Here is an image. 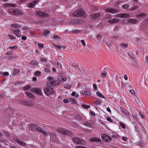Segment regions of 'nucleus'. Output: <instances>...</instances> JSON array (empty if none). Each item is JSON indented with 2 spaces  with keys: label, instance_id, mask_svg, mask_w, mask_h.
Returning a JSON list of instances; mask_svg holds the SVG:
<instances>
[{
  "label": "nucleus",
  "instance_id": "obj_1",
  "mask_svg": "<svg viewBox=\"0 0 148 148\" xmlns=\"http://www.w3.org/2000/svg\"><path fill=\"white\" fill-rule=\"evenodd\" d=\"M73 141L77 144L85 145L86 142L83 139L80 138L79 137H75L73 138Z\"/></svg>",
  "mask_w": 148,
  "mask_h": 148
},
{
  "label": "nucleus",
  "instance_id": "obj_2",
  "mask_svg": "<svg viewBox=\"0 0 148 148\" xmlns=\"http://www.w3.org/2000/svg\"><path fill=\"white\" fill-rule=\"evenodd\" d=\"M44 90L45 93L48 96L53 94L54 93V91L53 88L50 86H47L44 88Z\"/></svg>",
  "mask_w": 148,
  "mask_h": 148
},
{
  "label": "nucleus",
  "instance_id": "obj_3",
  "mask_svg": "<svg viewBox=\"0 0 148 148\" xmlns=\"http://www.w3.org/2000/svg\"><path fill=\"white\" fill-rule=\"evenodd\" d=\"M73 14L76 16H81L84 15V12L82 9L80 8L76 10L73 12Z\"/></svg>",
  "mask_w": 148,
  "mask_h": 148
},
{
  "label": "nucleus",
  "instance_id": "obj_4",
  "mask_svg": "<svg viewBox=\"0 0 148 148\" xmlns=\"http://www.w3.org/2000/svg\"><path fill=\"white\" fill-rule=\"evenodd\" d=\"M13 140L16 143L23 146L25 147L27 146V144L17 138L14 137Z\"/></svg>",
  "mask_w": 148,
  "mask_h": 148
},
{
  "label": "nucleus",
  "instance_id": "obj_5",
  "mask_svg": "<svg viewBox=\"0 0 148 148\" xmlns=\"http://www.w3.org/2000/svg\"><path fill=\"white\" fill-rule=\"evenodd\" d=\"M21 102L25 105L29 106H32L34 105V103L31 100H28L26 101L23 99L22 100Z\"/></svg>",
  "mask_w": 148,
  "mask_h": 148
},
{
  "label": "nucleus",
  "instance_id": "obj_6",
  "mask_svg": "<svg viewBox=\"0 0 148 148\" xmlns=\"http://www.w3.org/2000/svg\"><path fill=\"white\" fill-rule=\"evenodd\" d=\"M101 137L103 140L106 142H110L112 140L111 138L109 136H107L105 134H102Z\"/></svg>",
  "mask_w": 148,
  "mask_h": 148
},
{
  "label": "nucleus",
  "instance_id": "obj_7",
  "mask_svg": "<svg viewBox=\"0 0 148 148\" xmlns=\"http://www.w3.org/2000/svg\"><path fill=\"white\" fill-rule=\"evenodd\" d=\"M37 16L40 17H46L48 16V14L41 11H38L36 12Z\"/></svg>",
  "mask_w": 148,
  "mask_h": 148
},
{
  "label": "nucleus",
  "instance_id": "obj_8",
  "mask_svg": "<svg viewBox=\"0 0 148 148\" xmlns=\"http://www.w3.org/2000/svg\"><path fill=\"white\" fill-rule=\"evenodd\" d=\"M62 133L64 135H67L68 136H71L72 133L70 130H68L66 129L63 128Z\"/></svg>",
  "mask_w": 148,
  "mask_h": 148
},
{
  "label": "nucleus",
  "instance_id": "obj_9",
  "mask_svg": "<svg viewBox=\"0 0 148 148\" xmlns=\"http://www.w3.org/2000/svg\"><path fill=\"white\" fill-rule=\"evenodd\" d=\"M36 130L39 132L42 133L44 135L47 136V134L48 133L45 132L42 128L40 127H39L38 125Z\"/></svg>",
  "mask_w": 148,
  "mask_h": 148
},
{
  "label": "nucleus",
  "instance_id": "obj_10",
  "mask_svg": "<svg viewBox=\"0 0 148 148\" xmlns=\"http://www.w3.org/2000/svg\"><path fill=\"white\" fill-rule=\"evenodd\" d=\"M100 15V13H96L92 14L90 15V19H96Z\"/></svg>",
  "mask_w": 148,
  "mask_h": 148
},
{
  "label": "nucleus",
  "instance_id": "obj_11",
  "mask_svg": "<svg viewBox=\"0 0 148 148\" xmlns=\"http://www.w3.org/2000/svg\"><path fill=\"white\" fill-rule=\"evenodd\" d=\"M38 125H37L31 124L29 126L30 130L32 131H34L36 130Z\"/></svg>",
  "mask_w": 148,
  "mask_h": 148
},
{
  "label": "nucleus",
  "instance_id": "obj_12",
  "mask_svg": "<svg viewBox=\"0 0 148 148\" xmlns=\"http://www.w3.org/2000/svg\"><path fill=\"white\" fill-rule=\"evenodd\" d=\"M121 112L124 114L125 116H126L127 118H128L130 114L128 112L126 109L124 108H121Z\"/></svg>",
  "mask_w": 148,
  "mask_h": 148
},
{
  "label": "nucleus",
  "instance_id": "obj_13",
  "mask_svg": "<svg viewBox=\"0 0 148 148\" xmlns=\"http://www.w3.org/2000/svg\"><path fill=\"white\" fill-rule=\"evenodd\" d=\"M38 0H36L32 1L27 4V5L30 8H33L35 5L38 3Z\"/></svg>",
  "mask_w": 148,
  "mask_h": 148
},
{
  "label": "nucleus",
  "instance_id": "obj_14",
  "mask_svg": "<svg viewBox=\"0 0 148 148\" xmlns=\"http://www.w3.org/2000/svg\"><path fill=\"white\" fill-rule=\"evenodd\" d=\"M119 21V19L116 18H114L109 19V20L107 21V22H109L111 24H113L114 23L118 22Z\"/></svg>",
  "mask_w": 148,
  "mask_h": 148
},
{
  "label": "nucleus",
  "instance_id": "obj_15",
  "mask_svg": "<svg viewBox=\"0 0 148 148\" xmlns=\"http://www.w3.org/2000/svg\"><path fill=\"white\" fill-rule=\"evenodd\" d=\"M117 10L113 8H107L105 10V12H108L111 13L117 12Z\"/></svg>",
  "mask_w": 148,
  "mask_h": 148
},
{
  "label": "nucleus",
  "instance_id": "obj_16",
  "mask_svg": "<svg viewBox=\"0 0 148 148\" xmlns=\"http://www.w3.org/2000/svg\"><path fill=\"white\" fill-rule=\"evenodd\" d=\"M46 85L47 86H50L51 87L54 86V80L51 81H48Z\"/></svg>",
  "mask_w": 148,
  "mask_h": 148
},
{
  "label": "nucleus",
  "instance_id": "obj_17",
  "mask_svg": "<svg viewBox=\"0 0 148 148\" xmlns=\"http://www.w3.org/2000/svg\"><path fill=\"white\" fill-rule=\"evenodd\" d=\"M94 123L93 121L90 120L87 121L84 123L85 125L90 127V125H92Z\"/></svg>",
  "mask_w": 148,
  "mask_h": 148
},
{
  "label": "nucleus",
  "instance_id": "obj_18",
  "mask_svg": "<svg viewBox=\"0 0 148 148\" xmlns=\"http://www.w3.org/2000/svg\"><path fill=\"white\" fill-rule=\"evenodd\" d=\"M90 142H97L99 143L100 142L101 140L97 138H90Z\"/></svg>",
  "mask_w": 148,
  "mask_h": 148
},
{
  "label": "nucleus",
  "instance_id": "obj_19",
  "mask_svg": "<svg viewBox=\"0 0 148 148\" xmlns=\"http://www.w3.org/2000/svg\"><path fill=\"white\" fill-rule=\"evenodd\" d=\"M23 12L20 10L16 9L15 10V12L14 13V15H23Z\"/></svg>",
  "mask_w": 148,
  "mask_h": 148
},
{
  "label": "nucleus",
  "instance_id": "obj_20",
  "mask_svg": "<svg viewBox=\"0 0 148 148\" xmlns=\"http://www.w3.org/2000/svg\"><path fill=\"white\" fill-rule=\"evenodd\" d=\"M80 93L84 95H89L90 94V92L88 90H82L80 91Z\"/></svg>",
  "mask_w": 148,
  "mask_h": 148
},
{
  "label": "nucleus",
  "instance_id": "obj_21",
  "mask_svg": "<svg viewBox=\"0 0 148 148\" xmlns=\"http://www.w3.org/2000/svg\"><path fill=\"white\" fill-rule=\"evenodd\" d=\"M128 21L130 23H132L133 24H136L137 23V20L135 19L130 18L128 19Z\"/></svg>",
  "mask_w": 148,
  "mask_h": 148
},
{
  "label": "nucleus",
  "instance_id": "obj_22",
  "mask_svg": "<svg viewBox=\"0 0 148 148\" xmlns=\"http://www.w3.org/2000/svg\"><path fill=\"white\" fill-rule=\"evenodd\" d=\"M93 101L96 104H100L101 103V101L97 98H95Z\"/></svg>",
  "mask_w": 148,
  "mask_h": 148
},
{
  "label": "nucleus",
  "instance_id": "obj_23",
  "mask_svg": "<svg viewBox=\"0 0 148 148\" xmlns=\"http://www.w3.org/2000/svg\"><path fill=\"white\" fill-rule=\"evenodd\" d=\"M26 94L29 98L32 99H34V96L33 95L32 93L29 92H26Z\"/></svg>",
  "mask_w": 148,
  "mask_h": 148
},
{
  "label": "nucleus",
  "instance_id": "obj_24",
  "mask_svg": "<svg viewBox=\"0 0 148 148\" xmlns=\"http://www.w3.org/2000/svg\"><path fill=\"white\" fill-rule=\"evenodd\" d=\"M75 118L77 120L80 121L82 120L83 118L79 114H77L76 115Z\"/></svg>",
  "mask_w": 148,
  "mask_h": 148
},
{
  "label": "nucleus",
  "instance_id": "obj_25",
  "mask_svg": "<svg viewBox=\"0 0 148 148\" xmlns=\"http://www.w3.org/2000/svg\"><path fill=\"white\" fill-rule=\"evenodd\" d=\"M145 14V13H140L137 15V17L138 18L140 17L142 18H143Z\"/></svg>",
  "mask_w": 148,
  "mask_h": 148
},
{
  "label": "nucleus",
  "instance_id": "obj_26",
  "mask_svg": "<svg viewBox=\"0 0 148 148\" xmlns=\"http://www.w3.org/2000/svg\"><path fill=\"white\" fill-rule=\"evenodd\" d=\"M122 18H124L125 17H130V14H128L122 13L121 14Z\"/></svg>",
  "mask_w": 148,
  "mask_h": 148
},
{
  "label": "nucleus",
  "instance_id": "obj_27",
  "mask_svg": "<svg viewBox=\"0 0 148 148\" xmlns=\"http://www.w3.org/2000/svg\"><path fill=\"white\" fill-rule=\"evenodd\" d=\"M15 10L14 9H10L8 10V13L11 14H13L14 15V13L15 12Z\"/></svg>",
  "mask_w": 148,
  "mask_h": 148
},
{
  "label": "nucleus",
  "instance_id": "obj_28",
  "mask_svg": "<svg viewBox=\"0 0 148 148\" xmlns=\"http://www.w3.org/2000/svg\"><path fill=\"white\" fill-rule=\"evenodd\" d=\"M30 63H31V64H32V65H36L38 64V62L37 61H35V60H32L31 61Z\"/></svg>",
  "mask_w": 148,
  "mask_h": 148
},
{
  "label": "nucleus",
  "instance_id": "obj_29",
  "mask_svg": "<svg viewBox=\"0 0 148 148\" xmlns=\"http://www.w3.org/2000/svg\"><path fill=\"white\" fill-rule=\"evenodd\" d=\"M20 71L19 70L15 69H14V71L13 72L12 74L14 75H16Z\"/></svg>",
  "mask_w": 148,
  "mask_h": 148
},
{
  "label": "nucleus",
  "instance_id": "obj_30",
  "mask_svg": "<svg viewBox=\"0 0 148 148\" xmlns=\"http://www.w3.org/2000/svg\"><path fill=\"white\" fill-rule=\"evenodd\" d=\"M36 93L40 95H42L41 90L39 88H36Z\"/></svg>",
  "mask_w": 148,
  "mask_h": 148
},
{
  "label": "nucleus",
  "instance_id": "obj_31",
  "mask_svg": "<svg viewBox=\"0 0 148 148\" xmlns=\"http://www.w3.org/2000/svg\"><path fill=\"white\" fill-rule=\"evenodd\" d=\"M97 95L99 97H102L103 98H105V97L103 96V95L100 92H96Z\"/></svg>",
  "mask_w": 148,
  "mask_h": 148
},
{
  "label": "nucleus",
  "instance_id": "obj_32",
  "mask_svg": "<svg viewBox=\"0 0 148 148\" xmlns=\"http://www.w3.org/2000/svg\"><path fill=\"white\" fill-rule=\"evenodd\" d=\"M1 75H3L5 76H7L9 75V73L7 72H1Z\"/></svg>",
  "mask_w": 148,
  "mask_h": 148
},
{
  "label": "nucleus",
  "instance_id": "obj_33",
  "mask_svg": "<svg viewBox=\"0 0 148 148\" xmlns=\"http://www.w3.org/2000/svg\"><path fill=\"white\" fill-rule=\"evenodd\" d=\"M82 107L85 109H88L90 107V106L89 105H86L84 104L82 105Z\"/></svg>",
  "mask_w": 148,
  "mask_h": 148
},
{
  "label": "nucleus",
  "instance_id": "obj_34",
  "mask_svg": "<svg viewBox=\"0 0 148 148\" xmlns=\"http://www.w3.org/2000/svg\"><path fill=\"white\" fill-rule=\"evenodd\" d=\"M70 101L72 103L76 104L77 103L76 100L73 98H71L70 99Z\"/></svg>",
  "mask_w": 148,
  "mask_h": 148
},
{
  "label": "nucleus",
  "instance_id": "obj_35",
  "mask_svg": "<svg viewBox=\"0 0 148 148\" xmlns=\"http://www.w3.org/2000/svg\"><path fill=\"white\" fill-rule=\"evenodd\" d=\"M120 46L123 47H126L128 46V45L127 43H122L120 44Z\"/></svg>",
  "mask_w": 148,
  "mask_h": 148
},
{
  "label": "nucleus",
  "instance_id": "obj_36",
  "mask_svg": "<svg viewBox=\"0 0 148 148\" xmlns=\"http://www.w3.org/2000/svg\"><path fill=\"white\" fill-rule=\"evenodd\" d=\"M49 33V31L48 30H46L43 33V35L45 36H47Z\"/></svg>",
  "mask_w": 148,
  "mask_h": 148
},
{
  "label": "nucleus",
  "instance_id": "obj_37",
  "mask_svg": "<svg viewBox=\"0 0 148 148\" xmlns=\"http://www.w3.org/2000/svg\"><path fill=\"white\" fill-rule=\"evenodd\" d=\"M31 88V86L30 85H27L24 87V89L25 90H28Z\"/></svg>",
  "mask_w": 148,
  "mask_h": 148
},
{
  "label": "nucleus",
  "instance_id": "obj_38",
  "mask_svg": "<svg viewBox=\"0 0 148 148\" xmlns=\"http://www.w3.org/2000/svg\"><path fill=\"white\" fill-rule=\"evenodd\" d=\"M71 95L73 96H75L76 98H78L79 97V95L78 94L76 95V93L75 92L73 91L72 92Z\"/></svg>",
  "mask_w": 148,
  "mask_h": 148
},
{
  "label": "nucleus",
  "instance_id": "obj_39",
  "mask_svg": "<svg viewBox=\"0 0 148 148\" xmlns=\"http://www.w3.org/2000/svg\"><path fill=\"white\" fill-rule=\"evenodd\" d=\"M66 79V78L65 76H62V78L61 82L65 81Z\"/></svg>",
  "mask_w": 148,
  "mask_h": 148
},
{
  "label": "nucleus",
  "instance_id": "obj_40",
  "mask_svg": "<svg viewBox=\"0 0 148 148\" xmlns=\"http://www.w3.org/2000/svg\"><path fill=\"white\" fill-rule=\"evenodd\" d=\"M8 36L12 39H14L16 38V37L11 34H8Z\"/></svg>",
  "mask_w": 148,
  "mask_h": 148
},
{
  "label": "nucleus",
  "instance_id": "obj_41",
  "mask_svg": "<svg viewBox=\"0 0 148 148\" xmlns=\"http://www.w3.org/2000/svg\"><path fill=\"white\" fill-rule=\"evenodd\" d=\"M53 38L54 39L56 40L58 39H60V37L59 36L57 35H54L53 36Z\"/></svg>",
  "mask_w": 148,
  "mask_h": 148
},
{
  "label": "nucleus",
  "instance_id": "obj_42",
  "mask_svg": "<svg viewBox=\"0 0 148 148\" xmlns=\"http://www.w3.org/2000/svg\"><path fill=\"white\" fill-rule=\"evenodd\" d=\"M101 36L99 34H98L97 36L96 37L97 38L98 41H99L101 39Z\"/></svg>",
  "mask_w": 148,
  "mask_h": 148
},
{
  "label": "nucleus",
  "instance_id": "obj_43",
  "mask_svg": "<svg viewBox=\"0 0 148 148\" xmlns=\"http://www.w3.org/2000/svg\"><path fill=\"white\" fill-rule=\"evenodd\" d=\"M63 102L65 103H66L70 102L69 100L65 99L63 100Z\"/></svg>",
  "mask_w": 148,
  "mask_h": 148
},
{
  "label": "nucleus",
  "instance_id": "obj_44",
  "mask_svg": "<svg viewBox=\"0 0 148 148\" xmlns=\"http://www.w3.org/2000/svg\"><path fill=\"white\" fill-rule=\"evenodd\" d=\"M63 129V128H60V129H57V131L59 133H62V130Z\"/></svg>",
  "mask_w": 148,
  "mask_h": 148
},
{
  "label": "nucleus",
  "instance_id": "obj_45",
  "mask_svg": "<svg viewBox=\"0 0 148 148\" xmlns=\"http://www.w3.org/2000/svg\"><path fill=\"white\" fill-rule=\"evenodd\" d=\"M12 26L13 27H18L19 25L17 24H13L12 25Z\"/></svg>",
  "mask_w": 148,
  "mask_h": 148
},
{
  "label": "nucleus",
  "instance_id": "obj_46",
  "mask_svg": "<svg viewBox=\"0 0 148 148\" xmlns=\"http://www.w3.org/2000/svg\"><path fill=\"white\" fill-rule=\"evenodd\" d=\"M129 6L128 4H125L123 5L122 7L123 8L127 9L128 8Z\"/></svg>",
  "mask_w": 148,
  "mask_h": 148
},
{
  "label": "nucleus",
  "instance_id": "obj_47",
  "mask_svg": "<svg viewBox=\"0 0 148 148\" xmlns=\"http://www.w3.org/2000/svg\"><path fill=\"white\" fill-rule=\"evenodd\" d=\"M54 85H58L60 83L59 82L58 80H54Z\"/></svg>",
  "mask_w": 148,
  "mask_h": 148
},
{
  "label": "nucleus",
  "instance_id": "obj_48",
  "mask_svg": "<svg viewBox=\"0 0 148 148\" xmlns=\"http://www.w3.org/2000/svg\"><path fill=\"white\" fill-rule=\"evenodd\" d=\"M17 47V46L16 45H15L13 46L12 47H9V49H16Z\"/></svg>",
  "mask_w": 148,
  "mask_h": 148
},
{
  "label": "nucleus",
  "instance_id": "obj_49",
  "mask_svg": "<svg viewBox=\"0 0 148 148\" xmlns=\"http://www.w3.org/2000/svg\"><path fill=\"white\" fill-rule=\"evenodd\" d=\"M119 125L123 128H125V125L122 122H120Z\"/></svg>",
  "mask_w": 148,
  "mask_h": 148
},
{
  "label": "nucleus",
  "instance_id": "obj_50",
  "mask_svg": "<svg viewBox=\"0 0 148 148\" xmlns=\"http://www.w3.org/2000/svg\"><path fill=\"white\" fill-rule=\"evenodd\" d=\"M13 33L16 36L18 37H20L21 36V35L19 34V33Z\"/></svg>",
  "mask_w": 148,
  "mask_h": 148
},
{
  "label": "nucleus",
  "instance_id": "obj_51",
  "mask_svg": "<svg viewBox=\"0 0 148 148\" xmlns=\"http://www.w3.org/2000/svg\"><path fill=\"white\" fill-rule=\"evenodd\" d=\"M138 8V7L137 5H135L132 8L130 9V10H135Z\"/></svg>",
  "mask_w": 148,
  "mask_h": 148
},
{
  "label": "nucleus",
  "instance_id": "obj_52",
  "mask_svg": "<svg viewBox=\"0 0 148 148\" xmlns=\"http://www.w3.org/2000/svg\"><path fill=\"white\" fill-rule=\"evenodd\" d=\"M106 119L108 121L111 122H113V121L111 119V118L110 117H107L106 118Z\"/></svg>",
  "mask_w": 148,
  "mask_h": 148
},
{
  "label": "nucleus",
  "instance_id": "obj_53",
  "mask_svg": "<svg viewBox=\"0 0 148 148\" xmlns=\"http://www.w3.org/2000/svg\"><path fill=\"white\" fill-rule=\"evenodd\" d=\"M40 74V72L39 71H36L35 73V74L36 75H39Z\"/></svg>",
  "mask_w": 148,
  "mask_h": 148
},
{
  "label": "nucleus",
  "instance_id": "obj_54",
  "mask_svg": "<svg viewBox=\"0 0 148 148\" xmlns=\"http://www.w3.org/2000/svg\"><path fill=\"white\" fill-rule=\"evenodd\" d=\"M73 33H74L75 34H77L79 32V30H77V29H75L74 30H73Z\"/></svg>",
  "mask_w": 148,
  "mask_h": 148
},
{
  "label": "nucleus",
  "instance_id": "obj_55",
  "mask_svg": "<svg viewBox=\"0 0 148 148\" xmlns=\"http://www.w3.org/2000/svg\"><path fill=\"white\" fill-rule=\"evenodd\" d=\"M130 92L132 94H134V96H135V93L134 91L133 90H130Z\"/></svg>",
  "mask_w": 148,
  "mask_h": 148
},
{
  "label": "nucleus",
  "instance_id": "obj_56",
  "mask_svg": "<svg viewBox=\"0 0 148 148\" xmlns=\"http://www.w3.org/2000/svg\"><path fill=\"white\" fill-rule=\"evenodd\" d=\"M53 45L54 46H55L56 47H57V48L58 49H61V48H60V45H56L55 44H53Z\"/></svg>",
  "mask_w": 148,
  "mask_h": 148
},
{
  "label": "nucleus",
  "instance_id": "obj_57",
  "mask_svg": "<svg viewBox=\"0 0 148 148\" xmlns=\"http://www.w3.org/2000/svg\"><path fill=\"white\" fill-rule=\"evenodd\" d=\"M75 148H87V147L82 146H77Z\"/></svg>",
  "mask_w": 148,
  "mask_h": 148
},
{
  "label": "nucleus",
  "instance_id": "obj_58",
  "mask_svg": "<svg viewBox=\"0 0 148 148\" xmlns=\"http://www.w3.org/2000/svg\"><path fill=\"white\" fill-rule=\"evenodd\" d=\"M139 114L142 118H145V116L142 112H139Z\"/></svg>",
  "mask_w": 148,
  "mask_h": 148
},
{
  "label": "nucleus",
  "instance_id": "obj_59",
  "mask_svg": "<svg viewBox=\"0 0 148 148\" xmlns=\"http://www.w3.org/2000/svg\"><path fill=\"white\" fill-rule=\"evenodd\" d=\"M3 133L7 137H8L9 136L10 134L9 133H8L7 131H5V132H3Z\"/></svg>",
  "mask_w": 148,
  "mask_h": 148
},
{
  "label": "nucleus",
  "instance_id": "obj_60",
  "mask_svg": "<svg viewBox=\"0 0 148 148\" xmlns=\"http://www.w3.org/2000/svg\"><path fill=\"white\" fill-rule=\"evenodd\" d=\"M62 76L60 75L59 76H58V80L60 81L61 82L62 81Z\"/></svg>",
  "mask_w": 148,
  "mask_h": 148
},
{
  "label": "nucleus",
  "instance_id": "obj_61",
  "mask_svg": "<svg viewBox=\"0 0 148 148\" xmlns=\"http://www.w3.org/2000/svg\"><path fill=\"white\" fill-rule=\"evenodd\" d=\"M38 46L40 48H42L44 47V45L42 44H38Z\"/></svg>",
  "mask_w": 148,
  "mask_h": 148
},
{
  "label": "nucleus",
  "instance_id": "obj_62",
  "mask_svg": "<svg viewBox=\"0 0 148 148\" xmlns=\"http://www.w3.org/2000/svg\"><path fill=\"white\" fill-rule=\"evenodd\" d=\"M36 88H32L31 89V91L32 92H33L34 93H35L36 92Z\"/></svg>",
  "mask_w": 148,
  "mask_h": 148
},
{
  "label": "nucleus",
  "instance_id": "obj_63",
  "mask_svg": "<svg viewBox=\"0 0 148 148\" xmlns=\"http://www.w3.org/2000/svg\"><path fill=\"white\" fill-rule=\"evenodd\" d=\"M36 88H32L31 89V91L32 92H33L34 93H35L36 92Z\"/></svg>",
  "mask_w": 148,
  "mask_h": 148
},
{
  "label": "nucleus",
  "instance_id": "obj_64",
  "mask_svg": "<svg viewBox=\"0 0 148 148\" xmlns=\"http://www.w3.org/2000/svg\"><path fill=\"white\" fill-rule=\"evenodd\" d=\"M56 65L58 67L60 68H61L62 67L61 64L59 63H57Z\"/></svg>",
  "mask_w": 148,
  "mask_h": 148
}]
</instances>
